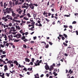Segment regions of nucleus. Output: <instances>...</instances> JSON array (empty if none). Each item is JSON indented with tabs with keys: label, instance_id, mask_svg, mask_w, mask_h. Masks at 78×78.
<instances>
[{
	"label": "nucleus",
	"instance_id": "1",
	"mask_svg": "<svg viewBox=\"0 0 78 78\" xmlns=\"http://www.w3.org/2000/svg\"><path fill=\"white\" fill-rule=\"evenodd\" d=\"M42 60H40V61H39V60H37L36 61V63H35V66H40V63H41L42 62Z\"/></svg>",
	"mask_w": 78,
	"mask_h": 78
},
{
	"label": "nucleus",
	"instance_id": "2",
	"mask_svg": "<svg viewBox=\"0 0 78 78\" xmlns=\"http://www.w3.org/2000/svg\"><path fill=\"white\" fill-rule=\"evenodd\" d=\"M12 11H13V9L11 8H7L6 9V11L8 14H9V13H10L11 12H12Z\"/></svg>",
	"mask_w": 78,
	"mask_h": 78
},
{
	"label": "nucleus",
	"instance_id": "3",
	"mask_svg": "<svg viewBox=\"0 0 78 78\" xmlns=\"http://www.w3.org/2000/svg\"><path fill=\"white\" fill-rule=\"evenodd\" d=\"M33 5H34L32 3L29 4V6L30 8L31 9H34V6H33Z\"/></svg>",
	"mask_w": 78,
	"mask_h": 78
},
{
	"label": "nucleus",
	"instance_id": "4",
	"mask_svg": "<svg viewBox=\"0 0 78 78\" xmlns=\"http://www.w3.org/2000/svg\"><path fill=\"white\" fill-rule=\"evenodd\" d=\"M72 70L71 69H70L69 70L68 74L67 75V76H69L70 74H71L72 73H73V71H72Z\"/></svg>",
	"mask_w": 78,
	"mask_h": 78
},
{
	"label": "nucleus",
	"instance_id": "5",
	"mask_svg": "<svg viewBox=\"0 0 78 78\" xmlns=\"http://www.w3.org/2000/svg\"><path fill=\"white\" fill-rule=\"evenodd\" d=\"M8 37L9 39V41H10L11 40V41H13V40H14V39H12L13 37L12 34H11L10 35H9L8 36Z\"/></svg>",
	"mask_w": 78,
	"mask_h": 78
},
{
	"label": "nucleus",
	"instance_id": "6",
	"mask_svg": "<svg viewBox=\"0 0 78 78\" xmlns=\"http://www.w3.org/2000/svg\"><path fill=\"white\" fill-rule=\"evenodd\" d=\"M4 67L5 68L4 69V72H6V70H8V68L7 65H5Z\"/></svg>",
	"mask_w": 78,
	"mask_h": 78
},
{
	"label": "nucleus",
	"instance_id": "7",
	"mask_svg": "<svg viewBox=\"0 0 78 78\" xmlns=\"http://www.w3.org/2000/svg\"><path fill=\"white\" fill-rule=\"evenodd\" d=\"M13 36L14 37H17V39H19V38H20V34H17L16 35H13Z\"/></svg>",
	"mask_w": 78,
	"mask_h": 78
},
{
	"label": "nucleus",
	"instance_id": "8",
	"mask_svg": "<svg viewBox=\"0 0 78 78\" xmlns=\"http://www.w3.org/2000/svg\"><path fill=\"white\" fill-rule=\"evenodd\" d=\"M10 17V16L9 15H7L5 17H3L2 18V20H5L6 18H8V17Z\"/></svg>",
	"mask_w": 78,
	"mask_h": 78
},
{
	"label": "nucleus",
	"instance_id": "9",
	"mask_svg": "<svg viewBox=\"0 0 78 78\" xmlns=\"http://www.w3.org/2000/svg\"><path fill=\"white\" fill-rule=\"evenodd\" d=\"M29 7V6L27 5V6L26 5H23L22 6V8H26V9H28V8Z\"/></svg>",
	"mask_w": 78,
	"mask_h": 78
},
{
	"label": "nucleus",
	"instance_id": "10",
	"mask_svg": "<svg viewBox=\"0 0 78 78\" xmlns=\"http://www.w3.org/2000/svg\"><path fill=\"white\" fill-rule=\"evenodd\" d=\"M3 59L0 58V61L1 62H3L4 64H7V63L5 62V61H3Z\"/></svg>",
	"mask_w": 78,
	"mask_h": 78
},
{
	"label": "nucleus",
	"instance_id": "11",
	"mask_svg": "<svg viewBox=\"0 0 78 78\" xmlns=\"http://www.w3.org/2000/svg\"><path fill=\"white\" fill-rule=\"evenodd\" d=\"M44 67L46 70H48L49 69V67L48 65H45L44 66Z\"/></svg>",
	"mask_w": 78,
	"mask_h": 78
},
{
	"label": "nucleus",
	"instance_id": "12",
	"mask_svg": "<svg viewBox=\"0 0 78 78\" xmlns=\"http://www.w3.org/2000/svg\"><path fill=\"white\" fill-rule=\"evenodd\" d=\"M25 61L26 62H29L30 61V60L29 59V58H25Z\"/></svg>",
	"mask_w": 78,
	"mask_h": 78
},
{
	"label": "nucleus",
	"instance_id": "13",
	"mask_svg": "<svg viewBox=\"0 0 78 78\" xmlns=\"http://www.w3.org/2000/svg\"><path fill=\"white\" fill-rule=\"evenodd\" d=\"M14 64H15L16 66H18L19 65V63L17 62V61L16 60L14 61L13 62Z\"/></svg>",
	"mask_w": 78,
	"mask_h": 78
},
{
	"label": "nucleus",
	"instance_id": "14",
	"mask_svg": "<svg viewBox=\"0 0 78 78\" xmlns=\"http://www.w3.org/2000/svg\"><path fill=\"white\" fill-rule=\"evenodd\" d=\"M48 15H46V17H48V16H49H49H50L51 15H52L51 13L50 12H48Z\"/></svg>",
	"mask_w": 78,
	"mask_h": 78
},
{
	"label": "nucleus",
	"instance_id": "15",
	"mask_svg": "<svg viewBox=\"0 0 78 78\" xmlns=\"http://www.w3.org/2000/svg\"><path fill=\"white\" fill-rule=\"evenodd\" d=\"M35 78H39V76L38 74H36V75H34Z\"/></svg>",
	"mask_w": 78,
	"mask_h": 78
},
{
	"label": "nucleus",
	"instance_id": "16",
	"mask_svg": "<svg viewBox=\"0 0 78 78\" xmlns=\"http://www.w3.org/2000/svg\"><path fill=\"white\" fill-rule=\"evenodd\" d=\"M20 4L22 5V4L24 2V0H20Z\"/></svg>",
	"mask_w": 78,
	"mask_h": 78
},
{
	"label": "nucleus",
	"instance_id": "17",
	"mask_svg": "<svg viewBox=\"0 0 78 78\" xmlns=\"http://www.w3.org/2000/svg\"><path fill=\"white\" fill-rule=\"evenodd\" d=\"M43 15H47L48 13V12H46L45 11H44V12H43Z\"/></svg>",
	"mask_w": 78,
	"mask_h": 78
},
{
	"label": "nucleus",
	"instance_id": "18",
	"mask_svg": "<svg viewBox=\"0 0 78 78\" xmlns=\"http://www.w3.org/2000/svg\"><path fill=\"white\" fill-rule=\"evenodd\" d=\"M26 37L25 36H23L21 37L20 38L22 40H24V39H25Z\"/></svg>",
	"mask_w": 78,
	"mask_h": 78
},
{
	"label": "nucleus",
	"instance_id": "19",
	"mask_svg": "<svg viewBox=\"0 0 78 78\" xmlns=\"http://www.w3.org/2000/svg\"><path fill=\"white\" fill-rule=\"evenodd\" d=\"M12 16H13V17H14L15 16H16V13H14V12L13 11H12Z\"/></svg>",
	"mask_w": 78,
	"mask_h": 78
},
{
	"label": "nucleus",
	"instance_id": "20",
	"mask_svg": "<svg viewBox=\"0 0 78 78\" xmlns=\"http://www.w3.org/2000/svg\"><path fill=\"white\" fill-rule=\"evenodd\" d=\"M25 66L23 65H20V68L21 69H20V70H22L23 67H24Z\"/></svg>",
	"mask_w": 78,
	"mask_h": 78
},
{
	"label": "nucleus",
	"instance_id": "21",
	"mask_svg": "<svg viewBox=\"0 0 78 78\" xmlns=\"http://www.w3.org/2000/svg\"><path fill=\"white\" fill-rule=\"evenodd\" d=\"M23 19L25 20H29L28 18H27V16L26 17H23Z\"/></svg>",
	"mask_w": 78,
	"mask_h": 78
},
{
	"label": "nucleus",
	"instance_id": "22",
	"mask_svg": "<svg viewBox=\"0 0 78 78\" xmlns=\"http://www.w3.org/2000/svg\"><path fill=\"white\" fill-rule=\"evenodd\" d=\"M28 65H33V62H30L29 64H27Z\"/></svg>",
	"mask_w": 78,
	"mask_h": 78
},
{
	"label": "nucleus",
	"instance_id": "23",
	"mask_svg": "<svg viewBox=\"0 0 78 78\" xmlns=\"http://www.w3.org/2000/svg\"><path fill=\"white\" fill-rule=\"evenodd\" d=\"M19 17V14H17V15H16V16L14 18V19H17V17Z\"/></svg>",
	"mask_w": 78,
	"mask_h": 78
},
{
	"label": "nucleus",
	"instance_id": "24",
	"mask_svg": "<svg viewBox=\"0 0 78 78\" xmlns=\"http://www.w3.org/2000/svg\"><path fill=\"white\" fill-rule=\"evenodd\" d=\"M63 36H64V37H65V38H66V39H67V37H67V35H66V34H63Z\"/></svg>",
	"mask_w": 78,
	"mask_h": 78
},
{
	"label": "nucleus",
	"instance_id": "25",
	"mask_svg": "<svg viewBox=\"0 0 78 78\" xmlns=\"http://www.w3.org/2000/svg\"><path fill=\"white\" fill-rule=\"evenodd\" d=\"M0 4L1 5V7H3V5L2 2H1Z\"/></svg>",
	"mask_w": 78,
	"mask_h": 78
},
{
	"label": "nucleus",
	"instance_id": "26",
	"mask_svg": "<svg viewBox=\"0 0 78 78\" xmlns=\"http://www.w3.org/2000/svg\"><path fill=\"white\" fill-rule=\"evenodd\" d=\"M26 16H27L28 17H31V16L30 13H28L27 15Z\"/></svg>",
	"mask_w": 78,
	"mask_h": 78
},
{
	"label": "nucleus",
	"instance_id": "27",
	"mask_svg": "<svg viewBox=\"0 0 78 78\" xmlns=\"http://www.w3.org/2000/svg\"><path fill=\"white\" fill-rule=\"evenodd\" d=\"M28 39H27L26 38L24 39L23 40V41H24V42H26L27 41H28Z\"/></svg>",
	"mask_w": 78,
	"mask_h": 78
},
{
	"label": "nucleus",
	"instance_id": "28",
	"mask_svg": "<svg viewBox=\"0 0 78 78\" xmlns=\"http://www.w3.org/2000/svg\"><path fill=\"white\" fill-rule=\"evenodd\" d=\"M63 5H61L60 6V10L61 11V10H62L63 9Z\"/></svg>",
	"mask_w": 78,
	"mask_h": 78
},
{
	"label": "nucleus",
	"instance_id": "29",
	"mask_svg": "<svg viewBox=\"0 0 78 78\" xmlns=\"http://www.w3.org/2000/svg\"><path fill=\"white\" fill-rule=\"evenodd\" d=\"M71 48V47H70V46H69V47H68L67 48V50L68 51H69V50Z\"/></svg>",
	"mask_w": 78,
	"mask_h": 78
},
{
	"label": "nucleus",
	"instance_id": "30",
	"mask_svg": "<svg viewBox=\"0 0 78 78\" xmlns=\"http://www.w3.org/2000/svg\"><path fill=\"white\" fill-rule=\"evenodd\" d=\"M16 11L17 12H19L18 13L20 14V8H19L18 9H17L16 10Z\"/></svg>",
	"mask_w": 78,
	"mask_h": 78
},
{
	"label": "nucleus",
	"instance_id": "31",
	"mask_svg": "<svg viewBox=\"0 0 78 78\" xmlns=\"http://www.w3.org/2000/svg\"><path fill=\"white\" fill-rule=\"evenodd\" d=\"M48 47H49L48 44H47L46 45L45 48H48Z\"/></svg>",
	"mask_w": 78,
	"mask_h": 78
},
{
	"label": "nucleus",
	"instance_id": "32",
	"mask_svg": "<svg viewBox=\"0 0 78 78\" xmlns=\"http://www.w3.org/2000/svg\"><path fill=\"white\" fill-rule=\"evenodd\" d=\"M5 75H6L7 76H8V77H9V74L8 73H5Z\"/></svg>",
	"mask_w": 78,
	"mask_h": 78
},
{
	"label": "nucleus",
	"instance_id": "33",
	"mask_svg": "<svg viewBox=\"0 0 78 78\" xmlns=\"http://www.w3.org/2000/svg\"><path fill=\"white\" fill-rule=\"evenodd\" d=\"M64 17H70V16L69 15H64Z\"/></svg>",
	"mask_w": 78,
	"mask_h": 78
},
{
	"label": "nucleus",
	"instance_id": "34",
	"mask_svg": "<svg viewBox=\"0 0 78 78\" xmlns=\"http://www.w3.org/2000/svg\"><path fill=\"white\" fill-rule=\"evenodd\" d=\"M16 29H19V30L20 29V27L19 26H16Z\"/></svg>",
	"mask_w": 78,
	"mask_h": 78
},
{
	"label": "nucleus",
	"instance_id": "35",
	"mask_svg": "<svg viewBox=\"0 0 78 78\" xmlns=\"http://www.w3.org/2000/svg\"><path fill=\"white\" fill-rule=\"evenodd\" d=\"M63 44L66 46H67V44H66V43H65V42H64L63 43Z\"/></svg>",
	"mask_w": 78,
	"mask_h": 78
},
{
	"label": "nucleus",
	"instance_id": "36",
	"mask_svg": "<svg viewBox=\"0 0 78 78\" xmlns=\"http://www.w3.org/2000/svg\"><path fill=\"white\" fill-rule=\"evenodd\" d=\"M32 69V68H28V70H29V71H30Z\"/></svg>",
	"mask_w": 78,
	"mask_h": 78
},
{
	"label": "nucleus",
	"instance_id": "37",
	"mask_svg": "<svg viewBox=\"0 0 78 78\" xmlns=\"http://www.w3.org/2000/svg\"><path fill=\"white\" fill-rule=\"evenodd\" d=\"M23 5H27L28 6L29 5V4L28 3H25L23 4Z\"/></svg>",
	"mask_w": 78,
	"mask_h": 78
},
{
	"label": "nucleus",
	"instance_id": "38",
	"mask_svg": "<svg viewBox=\"0 0 78 78\" xmlns=\"http://www.w3.org/2000/svg\"><path fill=\"white\" fill-rule=\"evenodd\" d=\"M34 41H30V44H34Z\"/></svg>",
	"mask_w": 78,
	"mask_h": 78
},
{
	"label": "nucleus",
	"instance_id": "39",
	"mask_svg": "<svg viewBox=\"0 0 78 78\" xmlns=\"http://www.w3.org/2000/svg\"><path fill=\"white\" fill-rule=\"evenodd\" d=\"M20 15H21V13L23 12V10H21V9H20Z\"/></svg>",
	"mask_w": 78,
	"mask_h": 78
},
{
	"label": "nucleus",
	"instance_id": "40",
	"mask_svg": "<svg viewBox=\"0 0 78 78\" xmlns=\"http://www.w3.org/2000/svg\"><path fill=\"white\" fill-rule=\"evenodd\" d=\"M76 21H74L73 22V24H76Z\"/></svg>",
	"mask_w": 78,
	"mask_h": 78
},
{
	"label": "nucleus",
	"instance_id": "41",
	"mask_svg": "<svg viewBox=\"0 0 78 78\" xmlns=\"http://www.w3.org/2000/svg\"><path fill=\"white\" fill-rule=\"evenodd\" d=\"M41 44H44L45 45H46V43L45 42V41H42L41 43Z\"/></svg>",
	"mask_w": 78,
	"mask_h": 78
},
{
	"label": "nucleus",
	"instance_id": "42",
	"mask_svg": "<svg viewBox=\"0 0 78 78\" xmlns=\"http://www.w3.org/2000/svg\"><path fill=\"white\" fill-rule=\"evenodd\" d=\"M35 61V59L33 58H32V62H34V61Z\"/></svg>",
	"mask_w": 78,
	"mask_h": 78
},
{
	"label": "nucleus",
	"instance_id": "43",
	"mask_svg": "<svg viewBox=\"0 0 78 78\" xmlns=\"http://www.w3.org/2000/svg\"><path fill=\"white\" fill-rule=\"evenodd\" d=\"M37 37L36 36L34 37H33V39L34 40L37 39Z\"/></svg>",
	"mask_w": 78,
	"mask_h": 78
},
{
	"label": "nucleus",
	"instance_id": "44",
	"mask_svg": "<svg viewBox=\"0 0 78 78\" xmlns=\"http://www.w3.org/2000/svg\"><path fill=\"white\" fill-rule=\"evenodd\" d=\"M42 24L40 23L38 24V26L39 27H42Z\"/></svg>",
	"mask_w": 78,
	"mask_h": 78
},
{
	"label": "nucleus",
	"instance_id": "45",
	"mask_svg": "<svg viewBox=\"0 0 78 78\" xmlns=\"http://www.w3.org/2000/svg\"><path fill=\"white\" fill-rule=\"evenodd\" d=\"M0 47H2V48H3V47H4V45L2 44H0Z\"/></svg>",
	"mask_w": 78,
	"mask_h": 78
},
{
	"label": "nucleus",
	"instance_id": "46",
	"mask_svg": "<svg viewBox=\"0 0 78 78\" xmlns=\"http://www.w3.org/2000/svg\"><path fill=\"white\" fill-rule=\"evenodd\" d=\"M19 40H17L16 39H15L14 41V42H19Z\"/></svg>",
	"mask_w": 78,
	"mask_h": 78
},
{
	"label": "nucleus",
	"instance_id": "47",
	"mask_svg": "<svg viewBox=\"0 0 78 78\" xmlns=\"http://www.w3.org/2000/svg\"><path fill=\"white\" fill-rule=\"evenodd\" d=\"M13 21H15L16 22H18H18H19V23H20V21L16 20H15V19H13Z\"/></svg>",
	"mask_w": 78,
	"mask_h": 78
},
{
	"label": "nucleus",
	"instance_id": "48",
	"mask_svg": "<svg viewBox=\"0 0 78 78\" xmlns=\"http://www.w3.org/2000/svg\"><path fill=\"white\" fill-rule=\"evenodd\" d=\"M2 54H3V55L4 54H5L6 53V51H2Z\"/></svg>",
	"mask_w": 78,
	"mask_h": 78
},
{
	"label": "nucleus",
	"instance_id": "49",
	"mask_svg": "<svg viewBox=\"0 0 78 78\" xmlns=\"http://www.w3.org/2000/svg\"><path fill=\"white\" fill-rule=\"evenodd\" d=\"M31 23V22H30V21H27V25H28V24H29V23Z\"/></svg>",
	"mask_w": 78,
	"mask_h": 78
},
{
	"label": "nucleus",
	"instance_id": "50",
	"mask_svg": "<svg viewBox=\"0 0 78 78\" xmlns=\"http://www.w3.org/2000/svg\"><path fill=\"white\" fill-rule=\"evenodd\" d=\"M45 20H47V21L48 22H50V20H48V19H47V18H45Z\"/></svg>",
	"mask_w": 78,
	"mask_h": 78
},
{
	"label": "nucleus",
	"instance_id": "51",
	"mask_svg": "<svg viewBox=\"0 0 78 78\" xmlns=\"http://www.w3.org/2000/svg\"><path fill=\"white\" fill-rule=\"evenodd\" d=\"M6 5V3H4V8H6V5Z\"/></svg>",
	"mask_w": 78,
	"mask_h": 78
},
{
	"label": "nucleus",
	"instance_id": "52",
	"mask_svg": "<svg viewBox=\"0 0 78 78\" xmlns=\"http://www.w3.org/2000/svg\"><path fill=\"white\" fill-rule=\"evenodd\" d=\"M9 5L10 6H12V2L11 1L9 2Z\"/></svg>",
	"mask_w": 78,
	"mask_h": 78
},
{
	"label": "nucleus",
	"instance_id": "53",
	"mask_svg": "<svg viewBox=\"0 0 78 78\" xmlns=\"http://www.w3.org/2000/svg\"><path fill=\"white\" fill-rule=\"evenodd\" d=\"M4 13L5 16H6V14H7V12H6H6H5Z\"/></svg>",
	"mask_w": 78,
	"mask_h": 78
},
{
	"label": "nucleus",
	"instance_id": "54",
	"mask_svg": "<svg viewBox=\"0 0 78 78\" xmlns=\"http://www.w3.org/2000/svg\"><path fill=\"white\" fill-rule=\"evenodd\" d=\"M33 5H34L36 7H37V6H38L37 4L34 3V4H33Z\"/></svg>",
	"mask_w": 78,
	"mask_h": 78
},
{
	"label": "nucleus",
	"instance_id": "55",
	"mask_svg": "<svg viewBox=\"0 0 78 78\" xmlns=\"http://www.w3.org/2000/svg\"><path fill=\"white\" fill-rule=\"evenodd\" d=\"M31 24L32 25H34L35 24V22H32Z\"/></svg>",
	"mask_w": 78,
	"mask_h": 78
},
{
	"label": "nucleus",
	"instance_id": "56",
	"mask_svg": "<svg viewBox=\"0 0 78 78\" xmlns=\"http://www.w3.org/2000/svg\"><path fill=\"white\" fill-rule=\"evenodd\" d=\"M23 47H24L25 48H27V45L25 44L23 45Z\"/></svg>",
	"mask_w": 78,
	"mask_h": 78
},
{
	"label": "nucleus",
	"instance_id": "57",
	"mask_svg": "<svg viewBox=\"0 0 78 78\" xmlns=\"http://www.w3.org/2000/svg\"><path fill=\"white\" fill-rule=\"evenodd\" d=\"M23 70H25V71L26 72L27 71V68L25 67L24 69H23Z\"/></svg>",
	"mask_w": 78,
	"mask_h": 78
},
{
	"label": "nucleus",
	"instance_id": "58",
	"mask_svg": "<svg viewBox=\"0 0 78 78\" xmlns=\"http://www.w3.org/2000/svg\"><path fill=\"white\" fill-rule=\"evenodd\" d=\"M68 27L66 25H64V28H67Z\"/></svg>",
	"mask_w": 78,
	"mask_h": 78
},
{
	"label": "nucleus",
	"instance_id": "59",
	"mask_svg": "<svg viewBox=\"0 0 78 78\" xmlns=\"http://www.w3.org/2000/svg\"><path fill=\"white\" fill-rule=\"evenodd\" d=\"M9 27H11V26H12V23H9Z\"/></svg>",
	"mask_w": 78,
	"mask_h": 78
},
{
	"label": "nucleus",
	"instance_id": "60",
	"mask_svg": "<svg viewBox=\"0 0 78 78\" xmlns=\"http://www.w3.org/2000/svg\"><path fill=\"white\" fill-rule=\"evenodd\" d=\"M37 15V14H34V17H36Z\"/></svg>",
	"mask_w": 78,
	"mask_h": 78
},
{
	"label": "nucleus",
	"instance_id": "61",
	"mask_svg": "<svg viewBox=\"0 0 78 78\" xmlns=\"http://www.w3.org/2000/svg\"><path fill=\"white\" fill-rule=\"evenodd\" d=\"M29 30H31V31H33V30H34V29H31V28H29Z\"/></svg>",
	"mask_w": 78,
	"mask_h": 78
},
{
	"label": "nucleus",
	"instance_id": "62",
	"mask_svg": "<svg viewBox=\"0 0 78 78\" xmlns=\"http://www.w3.org/2000/svg\"><path fill=\"white\" fill-rule=\"evenodd\" d=\"M77 15L78 16V13H75L74 15L76 17Z\"/></svg>",
	"mask_w": 78,
	"mask_h": 78
},
{
	"label": "nucleus",
	"instance_id": "63",
	"mask_svg": "<svg viewBox=\"0 0 78 78\" xmlns=\"http://www.w3.org/2000/svg\"><path fill=\"white\" fill-rule=\"evenodd\" d=\"M9 43H7L6 44V46H7V47H8V46H9Z\"/></svg>",
	"mask_w": 78,
	"mask_h": 78
},
{
	"label": "nucleus",
	"instance_id": "64",
	"mask_svg": "<svg viewBox=\"0 0 78 78\" xmlns=\"http://www.w3.org/2000/svg\"><path fill=\"white\" fill-rule=\"evenodd\" d=\"M76 34L77 35H78V31L77 30H76Z\"/></svg>",
	"mask_w": 78,
	"mask_h": 78
}]
</instances>
